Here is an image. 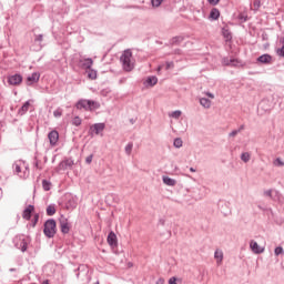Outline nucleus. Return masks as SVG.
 <instances>
[{"label":"nucleus","instance_id":"nucleus-1","mask_svg":"<svg viewBox=\"0 0 284 284\" xmlns=\"http://www.w3.org/2000/svg\"><path fill=\"white\" fill-rule=\"evenodd\" d=\"M77 110H84L85 112H94V110H99L101 108V104L94 100H85L80 99L75 103Z\"/></svg>","mask_w":284,"mask_h":284},{"label":"nucleus","instance_id":"nucleus-2","mask_svg":"<svg viewBox=\"0 0 284 284\" xmlns=\"http://www.w3.org/2000/svg\"><path fill=\"white\" fill-rule=\"evenodd\" d=\"M13 172L20 176V179H28V176H30V166L26 161L18 160L13 163Z\"/></svg>","mask_w":284,"mask_h":284},{"label":"nucleus","instance_id":"nucleus-3","mask_svg":"<svg viewBox=\"0 0 284 284\" xmlns=\"http://www.w3.org/2000/svg\"><path fill=\"white\" fill-rule=\"evenodd\" d=\"M120 61L125 72H132V70L134 69V65H132V51H130V49L125 50L122 53V55L120 57Z\"/></svg>","mask_w":284,"mask_h":284},{"label":"nucleus","instance_id":"nucleus-4","mask_svg":"<svg viewBox=\"0 0 284 284\" xmlns=\"http://www.w3.org/2000/svg\"><path fill=\"white\" fill-rule=\"evenodd\" d=\"M43 234L47 239H54V234H57V221L54 219L45 221Z\"/></svg>","mask_w":284,"mask_h":284},{"label":"nucleus","instance_id":"nucleus-5","mask_svg":"<svg viewBox=\"0 0 284 284\" xmlns=\"http://www.w3.org/2000/svg\"><path fill=\"white\" fill-rule=\"evenodd\" d=\"M13 242H14L17 250H21V252L28 251V239H26V236L19 235L17 237H14Z\"/></svg>","mask_w":284,"mask_h":284},{"label":"nucleus","instance_id":"nucleus-6","mask_svg":"<svg viewBox=\"0 0 284 284\" xmlns=\"http://www.w3.org/2000/svg\"><path fill=\"white\" fill-rule=\"evenodd\" d=\"M59 224L62 234H70V229L72 226L70 225V222L65 216L61 215V217L59 219Z\"/></svg>","mask_w":284,"mask_h":284},{"label":"nucleus","instance_id":"nucleus-7","mask_svg":"<svg viewBox=\"0 0 284 284\" xmlns=\"http://www.w3.org/2000/svg\"><path fill=\"white\" fill-rule=\"evenodd\" d=\"M105 130V123H95L90 126L89 134L93 136V134H101Z\"/></svg>","mask_w":284,"mask_h":284},{"label":"nucleus","instance_id":"nucleus-8","mask_svg":"<svg viewBox=\"0 0 284 284\" xmlns=\"http://www.w3.org/2000/svg\"><path fill=\"white\" fill-rule=\"evenodd\" d=\"M78 65L82 70H90V68H92V65H94V61L92 60V58L80 59L78 62Z\"/></svg>","mask_w":284,"mask_h":284},{"label":"nucleus","instance_id":"nucleus-9","mask_svg":"<svg viewBox=\"0 0 284 284\" xmlns=\"http://www.w3.org/2000/svg\"><path fill=\"white\" fill-rule=\"evenodd\" d=\"M8 83L9 85H21V83H23V77L19 73L10 75L8 78Z\"/></svg>","mask_w":284,"mask_h":284},{"label":"nucleus","instance_id":"nucleus-10","mask_svg":"<svg viewBox=\"0 0 284 284\" xmlns=\"http://www.w3.org/2000/svg\"><path fill=\"white\" fill-rule=\"evenodd\" d=\"M48 139L51 148H54L57 143H59V131L52 130L51 132H49Z\"/></svg>","mask_w":284,"mask_h":284},{"label":"nucleus","instance_id":"nucleus-11","mask_svg":"<svg viewBox=\"0 0 284 284\" xmlns=\"http://www.w3.org/2000/svg\"><path fill=\"white\" fill-rule=\"evenodd\" d=\"M108 244L110 247H118L119 246V241L116 239V234L114 231H111L106 237Z\"/></svg>","mask_w":284,"mask_h":284},{"label":"nucleus","instance_id":"nucleus-12","mask_svg":"<svg viewBox=\"0 0 284 284\" xmlns=\"http://www.w3.org/2000/svg\"><path fill=\"white\" fill-rule=\"evenodd\" d=\"M32 212H34V205L29 204L22 212V219H24V221H30V219H32Z\"/></svg>","mask_w":284,"mask_h":284},{"label":"nucleus","instance_id":"nucleus-13","mask_svg":"<svg viewBox=\"0 0 284 284\" xmlns=\"http://www.w3.org/2000/svg\"><path fill=\"white\" fill-rule=\"evenodd\" d=\"M39 79H41V73L33 72L31 75L27 78V84L32 85L34 83H39Z\"/></svg>","mask_w":284,"mask_h":284},{"label":"nucleus","instance_id":"nucleus-14","mask_svg":"<svg viewBox=\"0 0 284 284\" xmlns=\"http://www.w3.org/2000/svg\"><path fill=\"white\" fill-rule=\"evenodd\" d=\"M250 247L252 252H254V254H263V252H265V248L261 247L258 243L254 240L251 241Z\"/></svg>","mask_w":284,"mask_h":284},{"label":"nucleus","instance_id":"nucleus-15","mask_svg":"<svg viewBox=\"0 0 284 284\" xmlns=\"http://www.w3.org/2000/svg\"><path fill=\"white\" fill-rule=\"evenodd\" d=\"M257 63L270 65V63H272V57L270 55V53H264L257 58Z\"/></svg>","mask_w":284,"mask_h":284},{"label":"nucleus","instance_id":"nucleus-16","mask_svg":"<svg viewBox=\"0 0 284 284\" xmlns=\"http://www.w3.org/2000/svg\"><path fill=\"white\" fill-rule=\"evenodd\" d=\"M72 165H74V160H72V158L67 159L64 161H61L59 163V169L60 170H68V168H72Z\"/></svg>","mask_w":284,"mask_h":284},{"label":"nucleus","instance_id":"nucleus-17","mask_svg":"<svg viewBox=\"0 0 284 284\" xmlns=\"http://www.w3.org/2000/svg\"><path fill=\"white\" fill-rule=\"evenodd\" d=\"M221 17V11L219 9L213 8L210 12L209 19H212V21H219V18Z\"/></svg>","mask_w":284,"mask_h":284},{"label":"nucleus","instance_id":"nucleus-18","mask_svg":"<svg viewBox=\"0 0 284 284\" xmlns=\"http://www.w3.org/2000/svg\"><path fill=\"white\" fill-rule=\"evenodd\" d=\"M162 181L164 185H169V187H174L176 185V180L170 178V176H162Z\"/></svg>","mask_w":284,"mask_h":284},{"label":"nucleus","instance_id":"nucleus-19","mask_svg":"<svg viewBox=\"0 0 284 284\" xmlns=\"http://www.w3.org/2000/svg\"><path fill=\"white\" fill-rule=\"evenodd\" d=\"M29 110H30V100L23 103V105L19 109L18 114H20V116H23V114H26Z\"/></svg>","mask_w":284,"mask_h":284},{"label":"nucleus","instance_id":"nucleus-20","mask_svg":"<svg viewBox=\"0 0 284 284\" xmlns=\"http://www.w3.org/2000/svg\"><path fill=\"white\" fill-rule=\"evenodd\" d=\"M185 41V37L183 36H176L171 39V45H181Z\"/></svg>","mask_w":284,"mask_h":284},{"label":"nucleus","instance_id":"nucleus-21","mask_svg":"<svg viewBox=\"0 0 284 284\" xmlns=\"http://www.w3.org/2000/svg\"><path fill=\"white\" fill-rule=\"evenodd\" d=\"M156 83H159V78L156 77H149L146 80H145V85H149L150 88H154V85H156Z\"/></svg>","mask_w":284,"mask_h":284},{"label":"nucleus","instance_id":"nucleus-22","mask_svg":"<svg viewBox=\"0 0 284 284\" xmlns=\"http://www.w3.org/2000/svg\"><path fill=\"white\" fill-rule=\"evenodd\" d=\"M222 37L225 39L226 42L232 41V32L227 28H222Z\"/></svg>","mask_w":284,"mask_h":284},{"label":"nucleus","instance_id":"nucleus-23","mask_svg":"<svg viewBox=\"0 0 284 284\" xmlns=\"http://www.w3.org/2000/svg\"><path fill=\"white\" fill-rule=\"evenodd\" d=\"M200 104L206 110H209V108H212V101H210V99L207 98H200Z\"/></svg>","mask_w":284,"mask_h":284},{"label":"nucleus","instance_id":"nucleus-24","mask_svg":"<svg viewBox=\"0 0 284 284\" xmlns=\"http://www.w3.org/2000/svg\"><path fill=\"white\" fill-rule=\"evenodd\" d=\"M214 258L216 260V264L221 265L223 263V251L216 250L214 253Z\"/></svg>","mask_w":284,"mask_h":284},{"label":"nucleus","instance_id":"nucleus-25","mask_svg":"<svg viewBox=\"0 0 284 284\" xmlns=\"http://www.w3.org/2000/svg\"><path fill=\"white\" fill-rule=\"evenodd\" d=\"M42 189L44 190V192H50V190H52V182L48 180H42Z\"/></svg>","mask_w":284,"mask_h":284},{"label":"nucleus","instance_id":"nucleus-26","mask_svg":"<svg viewBox=\"0 0 284 284\" xmlns=\"http://www.w3.org/2000/svg\"><path fill=\"white\" fill-rule=\"evenodd\" d=\"M220 210L222 212V214H224V216H227V214H231L232 211H230V205H227V203H224L220 206Z\"/></svg>","mask_w":284,"mask_h":284},{"label":"nucleus","instance_id":"nucleus-27","mask_svg":"<svg viewBox=\"0 0 284 284\" xmlns=\"http://www.w3.org/2000/svg\"><path fill=\"white\" fill-rule=\"evenodd\" d=\"M54 214H57V207L54 206V204H50L47 207V216H54Z\"/></svg>","mask_w":284,"mask_h":284},{"label":"nucleus","instance_id":"nucleus-28","mask_svg":"<svg viewBox=\"0 0 284 284\" xmlns=\"http://www.w3.org/2000/svg\"><path fill=\"white\" fill-rule=\"evenodd\" d=\"M251 159H252V154H250V152H243L241 154V161H243V163H250Z\"/></svg>","mask_w":284,"mask_h":284},{"label":"nucleus","instance_id":"nucleus-29","mask_svg":"<svg viewBox=\"0 0 284 284\" xmlns=\"http://www.w3.org/2000/svg\"><path fill=\"white\" fill-rule=\"evenodd\" d=\"M272 200L277 201L280 205H283V199H282L281 192L274 191V196L272 197Z\"/></svg>","mask_w":284,"mask_h":284},{"label":"nucleus","instance_id":"nucleus-30","mask_svg":"<svg viewBox=\"0 0 284 284\" xmlns=\"http://www.w3.org/2000/svg\"><path fill=\"white\" fill-rule=\"evenodd\" d=\"M33 168L40 171L43 170V164H41V160H39L37 156L33 159Z\"/></svg>","mask_w":284,"mask_h":284},{"label":"nucleus","instance_id":"nucleus-31","mask_svg":"<svg viewBox=\"0 0 284 284\" xmlns=\"http://www.w3.org/2000/svg\"><path fill=\"white\" fill-rule=\"evenodd\" d=\"M88 79H91V81L97 80V70L90 68L88 69Z\"/></svg>","mask_w":284,"mask_h":284},{"label":"nucleus","instance_id":"nucleus-32","mask_svg":"<svg viewBox=\"0 0 284 284\" xmlns=\"http://www.w3.org/2000/svg\"><path fill=\"white\" fill-rule=\"evenodd\" d=\"M173 145H174V148H178V149L183 148V140L181 138L174 139Z\"/></svg>","mask_w":284,"mask_h":284},{"label":"nucleus","instance_id":"nucleus-33","mask_svg":"<svg viewBox=\"0 0 284 284\" xmlns=\"http://www.w3.org/2000/svg\"><path fill=\"white\" fill-rule=\"evenodd\" d=\"M134 148V143L129 142L125 146V154H128V156H130V154H132V149Z\"/></svg>","mask_w":284,"mask_h":284},{"label":"nucleus","instance_id":"nucleus-34","mask_svg":"<svg viewBox=\"0 0 284 284\" xmlns=\"http://www.w3.org/2000/svg\"><path fill=\"white\" fill-rule=\"evenodd\" d=\"M273 165H275V168H283L284 166V162L281 158H276L274 161H273Z\"/></svg>","mask_w":284,"mask_h":284},{"label":"nucleus","instance_id":"nucleus-35","mask_svg":"<svg viewBox=\"0 0 284 284\" xmlns=\"http://www.w3.org/2000/svg\"><path fill=\"white\" fill-rule=\"evenodd\" d=\"M81 123H82V120H81V118H79V115H77L72 119V125H75V128H79V125H81Z\"/></svg>","mask_w":284,"mask_h":284},{"label":"nucleus","instance_id":"nucleus-36","mask_svg":"<svg viewBox=\"0 0 284 284\" xmlns=\"http://www.w3.org/2000/svg\"><path fill=\"white\" fill-rule=\"evenodd\" d=\"M68 210H74L77 207V203L74 202V199H70L67 203Z\"/></svg>","mask_w":284,"mask_h":284},{"label":"nucleus","instance_id":"nucleus-37","mask_svg":"<svg viewBox=\"0 0 284 284\" xmlns=\"http://www.w3.org/2000/svg\"><path fill=\"white\" fill-rule=\"evenodd\" d=\"M53 116H55V119L63 116V109L58 108L55 111H53Z\"/></svg>","mask_w":284,"mask_h":284},{"label":"nucleus","instance_id":"nucleus-38","mask_svg":"<svg viewBox=\"0 0 284 284\" xmlns=\"http://www.w3.org/2000/svg\"><path fill=\"white\" fill-rule=\"evenodd\" d=\"M161 3H163V0H151V4L153 8L161 7Z\"/></svg>","mask_w":284,"mask_h":284},{"label":"nucleus","instance_id":"nucleus-39","mask_svg":"<svg viewBox=\"0 0 284 284\" xmlns=\"http://www.w3.org/2000/svg\"><path fill=\"white\" fill-rule=\"evenodd\" d=\"M239 21H241V23H245L247 21V16L244 13H240L237 17Z\"/></svg>","mask_w":284,"mask_h":284},{"label":"nucleus","instance_id":"nucleus-40","mask_svg":"<svg viewBox=\"0 0 284 284\" xmlns=\"http://www.w3.org/2000/svg\"><path fill=\"white\" fill-rule=\"evenodd\" d=\"M39 223V213H36L33 215V220H32V227H37V224Z\"/></svg>","mask_w":284,"mask_h":284},{"label":"nucleus","instance_id":"nucleus-41","mask_svg":"<svg viewBox=\"0 0 284 284\" xmlns=\"http://www.w3.org/2000/svg\"><path fill=\"white\" fill-rule=\"evenodd\" d=\"M182 112L181 111H173L170 116H172V119H180L181 118Z\"/></svg>","mask_w":284,"mask_h":284},{"label":"nucleus","instance_id":"nucleus-42","mask_svg":"<svg viewBox=\"0 0 284 284\" xmlns=\"http://www.w3.org/2000/svg\"><path fill=\"white\" fill-rule=\"evenodd\" d=\"M172 69H174V61L165 62V70H172Z\"/></svg>","mask_w":284,"mask_h":284},{"label":"nucleus","instance_id":"nucleus-43","mask_svg":"<svg viewBox=\"0 0 284 284\" xmlns=\"http://www.w3.org/2000/svg\"><path fill=\"white\" fill-rule=\"evenodd\" d=\"M275 256H280V254H283V246H277L274 250Z\"/></svg>","mask_w":284,"mask_h":284},{"label":"nucleus","instance_id":"nucleus-44","mask_svg":"<svg viewBox=\"0 0 284 284\" xmlns=\"http://www.w3.org/2000/svg\"><path fill=\"white\" fill-rule=\"evenodd\" d=\"M42 41H43V34H36L34 42L36 43H41Z\"/></svg>","mask_w":284,"mask_h":284},{"label":"nucleus","instance_id":"nucleus-45","mask_svg":"<svg viewBox=\"0 0 284 284\" xmlns=\"http://www.w3.org/2000/svg\"><path fill=\"white\" fill-rule=\"evenodd\" d=\"M231 68H236L239 65V59H230Z\"/></svg>","mask_w":284,"mask_h":284},{"label":"nucleus","instance_id":"nucleus-46","mask_svg":"<svg viewBox=\"0 0 284 284\" xmlns=\"http://www.w3.org/2000/svg\"><path fill=\"white\" fill-rule=\"evenodd\" d=\"M272 192H273L272 189L264 191V196H267L268 199H273L274 195H272Z\"/></svg>","mask_w":284,"mask_h":284},{"label":"nucleus","instance_id":"nucleus-47","mask_svg":"<svg viewBox=\"0 0 284 284\" xmlns=\"http://www.w3.org/2000/svg\"><path fill=\"white\" fill-rule=\"evenodd\" d=\"M92 159H94V154H90L89 156L85 158L87 165H90V163H92Z\"/></svg>","mask_w":284,"mask_h":284},{"label":"nucleus","instance_id":"nucleus-48","mask_svg":"<svg viewBox=\"0 0 284 284\" xmlns=\"http://www.w3.org/2000/svg\"><path fill=\"white\" fill-rule=\"evenodd\" d=\"M253 7L255 10H258V8H261V0H254Z\"/></svg>","mask_w":284,"mask_h":284},{"label":"nucleus","instance_id":"nucleus-49","mask_svg":"<svg viewBox=\"0 0 284 284\" xmlns=\"http://www.w3.org/2000/svg\"><path fill=\"white\" fill-rule=\"evenodd\" d=\"M207 2L210 3V6H219L221 0H207Z\"/></svg>","mask_w":284,"mask_h":284},{"label":"nucleus","instance_id":"nucleus-50","mask_svg":"<svg viewBox=\"0 0 284 284\" xmlns=\"http://www.w3.org/2000/svg\"><path fill=\"white\" fill-rule=\"evenodd\" d=\"M278 57H284V45L280 49H277Z\"/></svg>","mask_w":284,"mask_h":284},{"label":"nucleus","instance_id":"nucleus-51","mask_svg":"<svg viewBox=\"0 0 284 284\" xmlns=\"http://www.w3.org/2000/svg\"><path fill=\"white\" fill-rule=\"evenodd\" d=\"M173 54H179V55H181V54H183V50H181V49H175V50L173 51Z\"/></svg>","mask_w":284,"mask_h":284},{"label":"nucleus","instance_id":"nucleus-52","mask_svg":"<svg viewBox=\"0 0 284 284\" xmlns=\"http://www.w3.org/2000/svg\"><path fill=\"white\" fill-rule=\"evenodd\" d=\"M236 134H239V131L237 130H233L230 134H229V136H236Z\"/></svg>","mask_w":284,"mask_h":284},{"label":"nucleus","instance_id":"nucleus-53","mask_svg":"<svg viewBox=\"0 0 284 284\" xmlns=\"http://www.w3.org/2000/svg\"><path fill=\"white\" fill-rule=\"evenodd\" d=\"M243 130H245V124L240 125L237 132H239V133H240V132H243Z\"/></svg>","mask_w":284,"mask_h":284},{"label":"nucleus","instance_id":"nucleus-54","mask_svg":"<svg viewBox=\"0 0 284 284\" xmlns=\"http://www.w3.org/2000/svg\"><path fill=\"white\" fill-rule=\"evenodd\" d=\"M224 65H231L230 59H224Z\"/></svg>","mask_w":284,"mask_h":284},{"label":"nucleus","instance_id":"nucleus-55","mask_svg":"<svg viewBox=\"0 0 284 284\" xmlns=\"http://www.w3.org/2000/svg\"><path fill=\"white\" fill-rule=\"evenodd\" d=\"M205 94H206V97H209L210 99H214V95H213L212 93L206 92Z\"/></svg>","mask_w":284,"mask_h":284},{"label":"nucleus","instance_id":"nucleus-56","mask_svg":"<svg viewBox=\"0 0 284 284\" xmlns=\"http://www.w3.org/2000/svg\"><path fill=\"white\" fill-rule=\"evenodd\" d=\"M163 283H165V281H164L163 278H160V280L158 281V284H163Z\"/></svg>","mask_w":284,"mask_h":284},{"label":"nucleus","instance_id":"nucleus-57","mask_svg":"<svg viewBox=\"0 0 284 284\" xmlns=\"http://www.w3.org/2000/svg\"><path fill=\"white\" fill-rule=\"evenodd\" d=\"M161 70H163V64L159 65L158 72H161Z\"/></svg>","mask_w":284,"mask_h":284},{"label":"nucleus","instance_id":"nucleus-58","mask_svg":"<svg viewBox=\"0 0 284 284\" xmlns=\"http://www.w3.org/2000/svg\"><path fill=\"white\" fill-rule=\"evenodd\" d=\"M130 123H132V125H134V123H136V120L130 119Z\"/></svg>","mask_w":284,"mask_h":284},{"label":"nucleus","instance_id":"nucleus-59","mask_svg":"<svg viewBox=\"0 0 284 284\" xmlns=\"http://www.w3.org/2000/svg\"><path fill=\"white\" fill-rule=\"evenodd\" d=\"M190 172H196V169L190 168Z\"/></svg>","mask_w":284,"mask_h":284},{"label":"nucleus","instance_id":"nucleus-60","mask_svg":"<svg viewBox=\"0 0 284 284\" xmlns=\"http://www.w3.org/2000/svg\"><path fill=\"white\" fill-rule=\"evenodd\" d=\"M160 223H162V225H165V220H161Z\"/></svg>","mask_w":284,"mask_h":284},{"label":"nucleus","instance_id":"nucleus-61","mask_svg":"<svg viewBox=\"0 0 284 284\" xmlns=\"http://www.w3.org/2000/svg\"><path fill=\"white\" fill-rule=\"evenodd\" d=\"M9 272H17V268H10Z\"/></svg>","mask_w":284,"mask_h":284},{"label":"nucleus","instance_id":"nucleus-62","mask_svg":"<svg viewBox=\"0 0 284 284\" xmlns=\"http://www.w3.org/2000/svg\"><path fill=\"white\" fill-rule=\"evenodd\" d=\"M263 103H265L264 101L263 102H261V104L260 105H263Z\"/></svg>","mask_w":284,"mask_h":284},{"label":"nucleus","instance_id":"nucleus-63","mask_svg":"<svg viewBox=\"0 0 284 284\" xmlns=\"http://www.w3.org/2000/svg\"><path fill=\"white\" fill-rule=\"evenodd\" d=\"M0 199H1V191H0Z\"/></svg>","mask_w":284,"mask_h":284}]
</instances>
